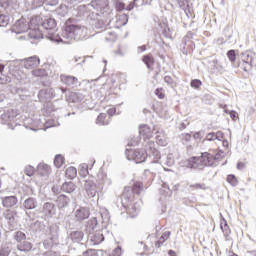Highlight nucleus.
<instances>
[{"label":"nucleus","mask_w":256,"mask_h":256,"mask_svg":"<svg viewBox=\"0 0 256 256\" xmlns=\"http://www.w3.org/2000/svg\"><path fill=\"white\" fill-rule=\"evenodd\" d=\"M38 173L42 176L45 177L51 173V167L47 164H39L38 165Z\"/></svg>","instance_id":"obj_28"},{"label":"nucleus","mask_w":256,"mask_h":256,"mask_svg":"<svg viewBox=\"0 0 256 256\" xmlns=\"http://www.w3.org/2000/svg\"><path fill=\"white\" fill-rule=\"evenodd\" d=\"M17 197L16 196H6L2 198V205L3 207H15L17 205Z\"/></svg>","instance_id":"obj_22"},{"label":"nucleus","mask_w":256,"mask_h":256,"mask_svg":"<svg viewBox=\"0 0 256 256\" xmlns=\"http://www.w3.org/2000/svg\"><path fill=\"white\" fill-rule=\"evenodd\" d=\"M218 157L207 152L202 153L200 157H192L188 160L186 167L189 169H205V167H213Z\"/></svg>","instance_id":"obj_3"},{"label":"nucleus","mask_w":256,"mask_h":256,"mask_svg":"<svg viewBox=\"0 0 256 256\" xmlns=\"http://www.w3.org/2000/svg\"><path fill=\"white\" fill-rule=\"evenodd\" d=\"M83 256H97V252L93 249L87 250L83 253Z\"/></svg>","instance_id":"obj_60"},{"label":"nucleus","mask_w":256,"mask_h":256,"mask_svg":"<svg viewBox=\"0 0 256 256\" xmlns=\"http://www.w3.org/2000/svg\"><path fill=\"white\" fill-rule=\"evenodd\" d=\"M241 69L246 73H249L253 69V56L249 52L242 53V64Z\"/></svg>","instance_id":"obj_6"},{"label":"nucleus","mask_w":256,"mask_h":256,"mask_svg":"<svg viewBox=\"0 0 256 256\" xmlns=\"http://www.w3.org/2000/svg\"><path fill=\"white\" fill-rule=\"evenodd\" d=\"M84 189L88 193L89 197H95L97 195V184L91 179L84 181Z\"/></svg>","instance_id":"obj_11"},{"label":"nucleus","mask_w":256,"mask_h":256,"mask_svg":"<svg viewBox=\"0 0 256 256\" xmlns=\"http://www.w3.org/2000/svg\"><path fill=\"white\" fill-rule=\"evenodd\" d=\"M3 215L9 225H15V223H17V219H19V216L17 215V210L15 209H7L6 211H4Z\"/></svg>","instance_id":"obj_10"},{"label":"nucleus","mask_w":256,"mask_h":256,"mask_svg":"<svg viewBox=\"0 0 256 256\" xmlns=\"http://www.w3.org/2000/svg\"><path fill=\"white\" fill-rule=\"evenodd\" d=\"M18 251L27 252L31 251L33 249V244L31 242L24 240L23 242H20L17 244Z\"/></svg>","instance_id":"obj_25"},{"label":"nucleus","mask_w":256,"mask_h":256,"mask_svg":"<svg viewBox=\"0 0 256 256\" xmlns=\"http://www.w3.org/2000/svg\"><path fill=\"white\" fill-rule=\"evenodd\" d=\"M108 25H109V23L104 22L103 20H98L95 24L96 29H107Z\"/></svg>","instance_id":"obj_49"},{"label":"nucleus","mask_w":256,"mask_h":256,"mask_svg":"<svg viewBox=\"0 0 256 256\" xmlns=\"http://www.w3.org/2000/svg\"><path fill=\"white\" fill-rule=\"evenodd\" d=\"M17 115H19L17 109H8L6 113L1 115V119L4 123H7V121H13Z\"/></svg>","instance_id":"obj_17"},{"label":"nucleus","mask_w":256,"mask_h":256,"mask_svg":"<svg viewBox=\"0 0 256 256\" xmlns=\"http://www.w3.org/2000/svg\"><path fill=\"white\" fill-rule=\"evenodd\" d=\"M109 5L108 0H92L89 7H93L96 11H102Z\"/></svg>","instance_id":"obj_18"},{"label":"nucleus","mask_w":256,"mask_h":256,"mask_svg":"<svg viewBox=\"0 0 256 256\" xmlns=\"http://www.w3.org/2000/svg\"><path fill=\"white\" fill-rule=\"evenodd\" d=\"M216 140V136L214 132H210L206 135V138L204 139V141H215Z\"/></svg>","instance_id":"obj_55"},{"label":"nucleus","mask_w":256,"mask_h":256,"mask_svg":"<svg viewBox=\"0 0 256 256\" xmlns=\"http://www.w3.org/2000/svg\"><path fill=\"white\" fill-rule=\"evenodd\" d=\"M90 215L91 212L87 207H79L74 211V219L75 221H78V223L85 221V219H87Z\"/></svg>","instance_id":"obj_7"},{"label":"nucleus","mask_w":256,"mask_h":256,"mask_svg":"<svg viewBox=\"0 0 256 256\" xmlns=\"http://www.w3.org/2000/svg\"><path fill=\"white\" fill-rule=\"evenodd\" d=\"M14 239L15 241H17L18 245L20 243H23V241H25L27 239V235H25V233L21 232V231H17L14 235Z\"/></svg>","instance_id":"obj_34"},{"label":"nucleus","mask_w":256,"mask_h":256,"mask_svg":"<svg viewBox=\"0 0 256 256\" xmlns=\"http://www.w3.org/2000/svg\"><path fill=\"white\" fill-rule=\"evenodd\" d=\"M156 141L158 145H161L162 147H166L167 145V136H165V133L161 131L156 132Z\"/></svg>","instance_id":"obj_26"},{"label":"nucleus","mask_w":256,"mask_h":256,"mask_svg":"<svg viewBox=\"0 0 256 256\" xmlns=\"http://www.w3.org/2000/svg\"><path fill=\"white\" fill-rule=\"evenodd\" d=\"M9 25V17L3 14L0 15V27H7Z\"/></svg>","instance_id":"obj_45"},{"label":"nucleus","mask_w":256,"mask_h":256,"mask_svg":"<svg viewBox=\"0 0 256 256\" xmlns=\"http://www.w3.org/2000/svg\"><path fill=\"white\" fill-rule=\"evenodd\" d=\"M105 117H107V115H105V114H100V115L97 117V120H96L97 125H108L109 122H106V121H105Z\"/></svg>","instance_id":"obj_46"},{"label":"nucleus","mask_w":256,"mask_h":256,"mask_svg":"<svg viewBox=\"0 0 256 256\" xmlns=\"http://www.w3.org/2000/svg\"><path fill=\"white\" fill-rule=\"evenodd\" d=\"M164 81L167 83V85H169L172 89H174V87H177V83L174 82L173 78H171V76H165L164 77Z\"/></svg>","instance_id":"obj_47"},{"label":"nucleus","mask_w":256,"mask_h":256,"mask_svg":"<svg viewBox=\"0 0 256 256\" xmlns=\"http://www.w3.org/2000/svg\"><path fill=\"white\" fill-rule=\"evenodd\" d=\"M177 1L180 9L184 11L185 15H187V17H191L192 9H191V6H189V0H177Z\"/></svg>","instance_id":"obj_23"},{"label":"nucleus","mask_w":256,"mask_h":256,"mask_svg":"<svg viewBox=\"0 0 256 256\" xmlns=\"http://www.w3.org/2000/svg\"><path fill=\"white\" fill-rule=\"evenodd\" d=\"M105 241V236H103L102 231L95 232L94 234L90 235V242L93 245H101Z\"/></svg>","instance_id":"obj_21"},{"label":"nucleus","mask_w":256,"mask_h":256,"mask_svg":"<svg viewBox=\"0 0 256 256\" xmlns=\"http://www.w3.org/2000/svg\"><path fill=\"white\" fill-rule=\"evenodd\" d=\"M66 177L68 179H75L77 177V168L69 167L66 169Z\"/></svg>","instance_id":"obj_33"},{"label":"nucleus","mask_w":256,"mask_h":256,"mask_svg":"<svg viewBox=\"0 0 256 256\" xmlns=\"http://www.w3.org/2000/svg\"><path fill=\"white\" fill-rule=\"evenodd\" d=\"M223 221H224V224L222 222L220 227H221L224 235L226 237H229V235H231V229L229 228V224H227V221H225V219H223Z\"/></svg>","instance_id":"obj_39"},{"label":"nucleus","mask_w":256,"mask_h":256,"mask_svg":"<svg viewBox=\"0 0 256 256\" xmlns=\"http://www.w3.org/2000/svg\"><path fill=\"white\" fill-rule=\"evenodd\" d=\"M47 0H29L31 5V9H39V7H43Z\"/></svg>","instance_id":"obj_35"},{"label":"nucleus","mask_w":256,"mask_h":256,"mask_svg":"<svg viewBox=\"0 0 256 256\" xmlns=\"http://www.w3.org/2000/svg\"><path fill=\"white\" fill-rule=\"evenodd\" d=\"M127 21H129V18L127 17V15H122V16H120V18L117 20V23H118L121 27H124V25L127 23Z\"/></svg>","instance_id":"obj_51"},{"label":"nucleus","mask_w":256,"mask_h":256,"mask_svg":"<svg viewBox=\"0 0 256 256\" xmlns=\"http://www.w3.org/2000/svg\"><path fill=\"white\" fill-rule=\"evenodd\" d=\"M69 203H71V199L63 194L58 196L56 199L58 209H65V207H69Z\"/></svg>","instance_id":"obj_19"},{"label":"nucleus","mask_w":256,"mask_h":256,"mask_svg":"<svg viewBox=\"0 0 256 256\" xmlns=\"http://www.w3.org/2000/svg\"><path fill=\"white\" fill-rule=\"evenodd\" d=\"M164 165H167V167H173V165H175V158L173 157V154H168L166 156V161L164 162Z\"/></svg>","instance_id":"obj_41"},{"label":"nucleus","mask_w":256,"mask_h":256,"mask_svg":"<svg viewBox=\"0 0 256 256\" xmlns=\"http://www.w3.org/2000/svg\"><path fill=\"white\" fill-rule=\"evenodd\" d=\"M137 1H139V0H134L133 2H131V3L126 7V11H133V9H135V7H137Z\"/></svg>","instance_id":"obj_57"},{"label":"nucleus","mask_w":256,"mask_h":256,"mask_svg":"<svg viewBox=\"0 0 256 256\" xmlns=\"http://www.w3.org/2000/svg\"><path fill=\"white\" fill-rule=\"evenodd\" d=\"M53 97H55V91L53 90V88L43 89L40 90L38 93L39 101H41L42 103H47L51 101Z\"/></svg>","instance_id":"obj_8"},{"label":"nucleus","mask_w":256,"mask_h":256,"mask_svg":"<svg viewBox=\"0 0 256 256\" xmlns=\"http://www.w3.org/2000/svg\"><path fill=\"white\" fill-rule=\"evenodd\" d=\"M61 189L64 193H73L76 187L73 182H65L64 184H62Z\"/></svg>","instance_id":"obj_29"},{"label":"nucleus","mask_w":256,"mask_h":256,"mask_svg":"<svg viewBox=\"0 0 256 256\" xmlns=\"http://www.w3.org/2000/svg\"><path fill=\"white\" fill-rule=\"evenodd\" d=\"M84 234L81 231H73L70 234V239L73 243H81L83 241Z\"/></svg>","instance_id":"obj_27"},{"label":"nucleus","mask_w":256,"mask_h":256,"mask_svg":"<svg viewBox=\"0 0 256 256\" xmlns=\"http://www.w3.org/2000/svg\"><path fill=\"white\" fill-rule=\"evenodd\" d=\"M126 157L128 161H135V163H145L147 157L153 159V165L150 167V169L144 170L145 175H147V173L154 174L159 167H161L159 164L161 154L159 153V150L155 148V142H148L146 145V151L126 149Z\"/></svg>","instance_id":"obj_1"},{"label":"nucleus","mask_w":256,"mask_h":256,"mask_svg":"<svg viewBox=\"0 0 256 256\" xmlns=\"http://www.w3.org/2000/svg\"><path fill=\"white\" fill-rule=\"evenodd\" d=\"M139 211H141V204L139 202L130 204L126 209V212L128 213V215H130L131 219H134V217H137V215L139 214Z\"/></svg>","instance_id":"obj_14"},{"label":"nucleus","mask_w":256,"mask_h":256,"mask_svg":"<svg viewBox=\"0 0 256 256\" xmlns=\"http://www.w3.org/2000/svg\"><path fill=\"white\" fill-rule=\"evenodd\" d=\"M28 38L30 43L35 44L43 39V33H41V30L34 28L29 31Z\"/></svg>","instance_id":"obj_12"},{"label":"nucleus","mask_w":256,"mask_h":256,"mask_svg":"<svg viewBox=\"0 0 256 256\" xmlns=\"http://www.w3.org/2000/svg\"><path fill=\"white\" fill-rule=\"evenodd\" d=\"M202 85L201 80L194 79L190 82V86L193 87V89H199V87Z\"/></svg>","instance_id":"obj_53"},{"label":"nucleus","mask_w":256,"mask_h":256,"mask_svg":"<svg viewBox=\"0 0 256 256\" xmlns=\"http://www.w3.org/2000/svg\"><path fill=\"white\" fill-rule=\"evenodd\" d=\"M227 57H228L229 61H231V63H235V61L237 59V54H235V50H229L227 52Z\"/></svg>","instance_id":"obj_48"},{"label":"nucleus","mask_w":256,"mask_h":256,"mask_svg":"<svg viewBox=\"0 0 256 256\" xmlns=\"http://www.w3.org/2000/svg\"><path fill=\"white\" fill-rule=\"evenodd\" d=\"M116 8H117L118 11H125V3H123V2H118V3L116 4Z\"/></svg>","instance_id":"obj_62"},{"label":"nucleus","mask_w":256,"mask_h":256,"mask_svg":"<svg viewBox=\"0 0 256 256\" xmlns=\"http://www.w3.org/2000/svg\"><path fill=\"white\" fill-rule=\"evenodd\" d=\"M169 237H171V232H164L160 239L156 242V247H161V245H163L167 241V239H169Z\"/></svg>","instance_id":"obj_32"},{"label":"nucleus","mask_w":256,"mask_h":256,"mask_svg":"<svg viewBox=\"0 0 256 256\" xmlns=\"http://www.w3.org/2000/svg\"><path fill=\"white\" fill-rule=\"evenodd\" d=\"M24 173L28 177H33V175L35 174V168H33V166H27L24 170Z\"/></svg>","instance_id":"obj_50"},{"label":"nucleus","mask_w":256,"mask_h":256,"mask_svg":"<svg viewBox=\"0 0 256 256\" xmlns=\"http://www.w3.org/2000/svg\"><path fill=\"white\" fill-rule=\"evenodd\" d=\"M97 225H98V222H97V218H95V217H93V218H91L89 221H88V227L90 228V229H95V227H97Z\"/></svg>","instance_id":"obj_52"},{"label":"nucleus","mask_w":256,"mask_h":256,"mask_svg":"<svg viewBox=\"0 0 256 256\" xmlns=\"http://www.w3.org/2000/svg\"><path fill=\"white\" fill-rule=\"evenodd\" d=\"M12 247L11 244H3L0 247V256H9L11 255Z\"/></svg>","instance_id":"obj_30"},{"label":"nucleus","mask_w":256,"mask_h":256,"mask_svg":"<svg viewBox=\"0 0 256 256\" xmlns=\"http://www.w3.org/2000/svg\"><path fill=\"white\" fill-rule=\"evenodd\" d=\"M229 115H230L232 121H237V112H235V110H231L229 112Z\"/></svg>","instance_id":"obj_64"},{"label":"nucleus","mask_w":256,"mask_h":256,"mask_svg":"<svg viewBox=\"0 0 256 256\" xmlns=\"http://www.w3.org/2000/svg\"><path fill=\"white\" fill-rule=\"evenodd\" d=\"M42 27L46 31H53L57 27V22L53 18H48L42 22Z\"/></svg>","instance_id":"obj_24"},{"label":"nucleus","mask_w":256,"mask_h":256,"mask_svg":"<svg viewBox=\"0 0 256 256\" xmlns=\"http://www.w3.org/2000/svg\"><path fill=\"white\" fill-rule=\"evenodd\" d=\"M39 202H37V198L29 197L23 202V207L25 211H31L33 209H37Z\"/></svg>","instance_id":"obj_15"},{"label":"nucleus","mask_w":256,"mask_h":256,"mask_svg":"<svg viewBox=\"0 0 256 256\" xmlns=\"http://www.w3.org/2000/svg\"><path fill=\"white\" fill-rule=\"evenodd\" d=\"M16 78L20 83H27V75L22 71L17 72Z\"/></svg>","instance_id":"obj_44"},{"label":"nucleus","mask_w":256,"mask_h":256,"mask_svg":"<svg viewBox=\"0 0 256 256\" xmlns=\"http://www.w3.org/2000/svg\"><path fill=\"white\" fill-rule=\"evenodd\" d=\"M37 214L35 212H27L26 211V217L29 219V221H35V217Z\"/></svg>","instance_id":"obj_58"},{"label":"nucleus","mask_w":256,"mask_h":256,"mask_svg":"<svg viewBox=\"0 0 256 256\" xmlns=\"http://www.w3.org/2000/svg\"><path fill=\"white\" fill-rule=\"evenodd\" d=\"M60 81L64 85H67V87H77V85H79V79H77L75 76L62 74L60 76Z\"/></svg>","instance_id":"obj_9"},{"label":"nucleus","mask_w":256,"mask_h":256,"mask_svg":"<svg viewBox=\"0 0 256 256\" xmlns=\"http://www.w3.org/2000/svg\"><path fill=\"white\" fill-rule=\"evenodd\" d=\"M46 37L54 43H71V41H83V39L87 37V28L77 24H66L62 30L61 35L54 32H48Z\"/></svg>","instance_id":"obj_2"},{"label":"nucleus","mask_w":256,"mask_h":256,"mask_svg":"<svg viewBox=\"0 0 256 256\" xmlns=\"http://www.w3.org/2000/svg\"><path fill=\"white\" fill-rule=\"evenodd\" d=\"M23 61L25 69H35V67H38L39 63H41V60L37 56H31Z\"/></svg>","instance_id":"obj_13"},{"label":"nucleus","mask_w":256,"mask_h":256,"mask_svg":"<svg viewBox=\"0 0 256 256\" xmlns=\"http://www.w3.org/2000/svg\"><path fill=\"white\" fill-rule=\"evenodd\" d=\"M33 77H47V71L43 68L32 70Z\"/></svg>","instance_id":"obj_38"},{"label":"nucleus","mask_w":256,"mask_h":256,"mask_svg":"<svg viewBox=\"0 0 256 256\" xmlns=\"http://www.w3.org/2000/svg\"><path fill=\"white\" fill-rule=\"evenodd\" d=\"M190 189H196V190L202 189V190H205V189H207V187L205 186V184L196 183V184H191L190 185Z\"/></svg>","instance_id":"obj_54"},{"label":"nucleus","mask_w":256,"mask_h":256,"mask_svg":"<svg viewBox=\"0 0 256 256\" xmlns=\"http://www.w3.org/2000/svg\"><path fill=\"white\" fill-rule=\"evenodd\" d=\"M64 163H65V158H63L61 154H58L55 156V159H54L55 167L59 169L60 167H63Z\"/></svg>","instance_id":"obj_36"},{"label":"nucleus","mask_w":256,"mask_h":256,"mask_svg":"<svg viewBox=\"0 0 256 256\" xmlns=\"http://www.w3.org/2000/svg\"><path fill=\"white\" fill-rule=\"evenodd\" d=\"M139 134L141 137H143V139H151V137H153V130L151 127H149V125L143 124L139 127Z\"/></svg>","instance_id":"obj_16"},{"label":"nucleus","mask_w":256,"mask_h":256,"mask_svg":"<svg viewBox=\"0 0 256 256\" xmlns=\"http://www.w3.org/2000/svg\"><path fill=\"white\" fill-rule=\"evenodd\" d=\"M215 137L217 141H223V137H224L223 132L221 131L216 132Z\"/></svg>","instance_id":"obj_63"},{"label":"nucleus","mask_w":256,"mask_h":256,"mask_svg":"<svg viewBox=\"0 0 256 256\" xmlns=\"http://www.w3.org/2000/svg\"><path fill=\"white\" fill-rule=\"evenodd\" d=\"M142 61H143V63H145V65L147 66L148 69H151V66L153 65V63H155L152 55L143 56Z\"/></svg>","instance_id":"obj_37"},{"label":"nucleus","mask_w":256,"mask_h":256,"mask_svg":"<svg viewBox=\"0 0 256 256\" xmlns=\"http://www.w3.org/2000/svg\"><path fill=\"white\" fill-rule=\"evenodd\" d=\"M155 95H157V97H159V99H163L165 97V94H163V89H156Z\"/></svg>","instance_id":"obj_61"},{"label":"nucleus","mask_w":256,"mask_h":256,"mask_svg":"<svg viewBox=\"0 0 256 256\" xmlns=\"http://www.w3.org/2000/svg\"><path fill=\"white\" fill-rule=\"evenodd\" d=\"M181 140L183 145H185L187 149L191 148V141H193V138H191V134H182Z\"/></svg>","instance_id":"obj_31"},{"label":"nucleus","mask_w":256,"mask_h":256,"mask_svg":"<svg viewBox=\"0 0 256 256\" xmlns=\"http://www.w3.org/2000/svg\"><path fill=\"white\" fill-rule=\"evenodd\" d=\"M80 167V173H83V175H87V173H89V166L87 164H82Z\"/></svg>","instance_id":"obj_56"},{"label":"nucleus","mask_w":256,"mask_h":256,"mask_svg":"<svg viewBox=\"0 0 256 256\" xmlns=\"http://www.w3.org/2000/svg\"><path fill=\"white\" fill-rule=\"evenodd\" d=\"M8 83H11V77L0 73V85H7Z\"/></svg>","instance_id":"obj_42"},{"label":"nucleus","mask_w":256,"mask_h":256,"mask_svg":"<svg viewBox=\"0 0 256 256\" xmlns=\"http://www.w3.org/2000/svg\"><path fill=\"white\" fill-rule=\"evenodd\" d=\"M133 193H135L136 195H140L141 194V186L139 184H134V186H133Z\"/></svg>","instance_id":"obj_59"},{"label":"nucleus","mask_w":256,"mask_h":256,"mask_svg":"<svg viewBox=\"0 0 256 256\" xmlns=\"http://www.w3.org/2000/svg\"><path fill=\"white\" fill-rule=\"evenodd\" d=\"M72 99L74 103H81L85 99V96L81 92H76L72 94Z\"/></svg>","instance_id":"obj_40"},{"label":"nucleus","mask_w":256,"mask_h":256,"mask_svg":"<svg viewBox=\"0 0 256 256\" xmlns=\"http://www.w3.org/2000/svg\"><path fill=\"white\" fill-rule=\"evenodd\" d=\"M43 219H51L54 215L57 214V208L55 204L51 202H45L41 209Z\"/></svg>","instance_id":"obj_5"},{"label":"nucleus","mask_w":256,"mask_h":256,"mask_svg":"<svg viewBox=\"0 0 256 256\" xmlns=\"http://www.w3.org/2000/svg\"><path fill=\"white\" fill-rule=\"evenodd\" d=\"M98 183L101 187V189L105 188L107 189V187H109L112 183L111 178H109V176H107V174H99L98 175Z\"/></svg>","instance_id":"obj_20"},{"label":"nucleus","mask_w":256,"mask_h":256,"mask_svg":"<svg viewBox=\"0 0 256 256\" xmlns=\"http://www.w3.org/2000/svg\"><path fill=\"white\" fill-rule=\"evenodd\" d=\"M35 21H37V18H32L30 21H27L25 18H21L15 22L12 27V31L17 34L27 33V31L31 29L30 25H36Z\"/></svg>","instance_id":"obj_4"},{"label":"nucleus","mask_w":256,"mask_h":256,"mask_svg":"<svg viewBox=\"0 0 256 256\" xmlns=\"http://www.w3.org/2000/svg\"><path fill=\"white\" fill-rule=\"evenodd\" d=\"M227 182L232 185V187H237V184L239 183L237 181V177L235 175H228L227 176Z\"/></svg>","instance_id":"obj_43"}]
</instances>
